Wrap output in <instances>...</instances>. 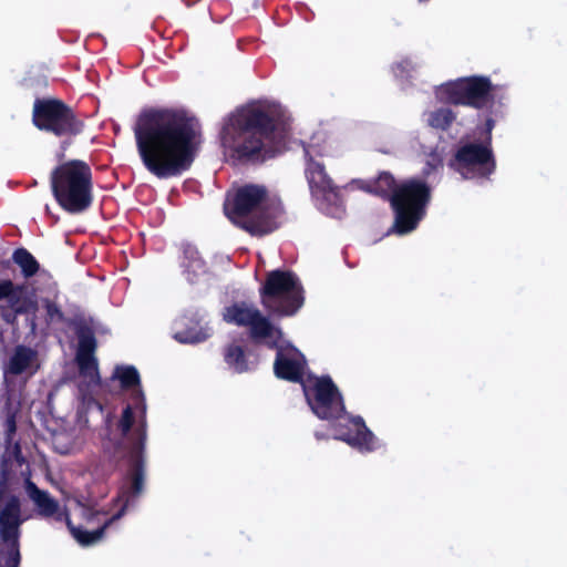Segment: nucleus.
Listing matches in <instances>:
<instances>
[{"label":"nucleus","instance_id":"1","mask_svg":"<svg viewBox=\"0 0 567 567\" xmlns=\"http://www.w3.org/2000/svg\"><path fill=\"white\" fill-rule=\"evenodd\" d=\"M134 136L143 165L162 179L186 172L200 144L197 123L174 109L143 112L135 124Z\"/></svg>","mask_w":567,"mask_h":567},{"label":"nucleus","instance_id":"2","mask_svg":"<svg viewBox=\"0 0 567 567\" xmlns=\"http://www.w3.org/2000/svg\"><path fill=\"white\" fill-rule=\"evenodd\" d=\"M489 78L472 75L444 82L434 87V96L441 102L461 104L482 110V124L477 127L481 141L462 142L457 147L451 167L464 179H485L495 171L496 163L492 148V131L505 116V105L492 96Z\"/></svg>","mask_w":567,"mask_h":567},{"label":"nucleus","instance_id":"3","mask_svg":"<svg viewBox=\"0 0 567 567\" xmlns=\"http://www.w3.org/2000/svg\"><path fill=\"white\" fill-rule=\"evenodd\" d=\"M290 114L274 100H255L236 107L221 122L224 156L237 162H264L285 150Z\"/></svg>","mask_w":567,"mask_h":567},{"label":"nucleus","instance_id":"4","mask_svg":"<svg viewBox=\"0 0 567 567\" xmlns=\"http://www.w3.org/2000/svg\"><path fill=\"white\" fill-rule=\"evenodd\" d=\"M76 334L75 363L78 374L74 377V383L79 402L78 425L69 426L61 416L55 415L58 411L54 401L60 391V389H56L48 398L50 415L43 417L42 429H38V441L41 439L50 444L59 454H72L80 451L85 442L83 431L87 425V419L84 417L83 412L92 408L102 411V405L97 401L102 383L95 357L96 340L93 331L87 327H80Z\"/></svg>","mask_w":567,"mask_h":567},{"label":"nucleus","instance_id":"5","mask_svg":"<svg viewBox=\"0 0 567 567\" xmlns=\"http://www.w3.org/2000/svg\"><path fill=\"white\" fill-rule=\"evenodd\" d=\"M113 379L128 393V402L116 422L117 434L109 441L117 445L127 457L132 471V485L135 494L144 488V447L147 437L146 402L141 388L138 371L132 365L116 367Z\"/></svg>","mask_w":567,"mask_h":567},{"label":"nucleus","instance_id":"6","mask_svg":"<svg viewBox=\"0 0 567 567\" xmlns=\"http://www.w3.org/2000/svg\"><path fill=\"white\" fill-rule=\"evenodd\" d=\"M141 494H135L132 485V471L123 480L118 494L113 501L110 509L100 506H91L76 503L75 514L80 516L83 523L75 525L66 515L63 507L52 498L47 492L38 488V515L44 516L55 522L65 520L73 538L81 546H92L97 544L104 535V530L115 520L120 519L126 509L134 503Z\"/></svg>","mask_w":567,"mask_h":567},{"label":"nucleus","instance_id":"7","mask_svg":"<svg viewBox=\"0 0 567 567\" xmlns=\"http://www.w3.org/2000/svg\"><path fill=\"white\" fill-rule=\"evenodd\" d=\"M302 390L313 414L332 421L333 437L343 441L360 452H372L380 447L379 440L365 426L361 417L344 412L342 398L330 378L308 375Z\"/></svg>","mask_w":567,"mask_h":567},{"label":"nucleus","instance_id":"8","mask_svg":"<svg viewBox=\"0 0 567 567\" xmlns=\"http://www.w3.org/2000/svg\"><path fill=\"white\" fill-rule=\"evenodd\" d=\"M8 470L14 471L16 484L21 485L31 499H35V487L31 482L30 464L20 456L17 445H8L2 456L0 477V567H18L19 527L28 518L19 501L7 494Z\"/></svg>","mask_w":567,"mask_h":567},{"label":"nucleus","instance_id":"9","mask_svg":"<svg viewBox=\"0 0 567 567\" xmlns=\"http://www.w3.org/2000/svg\"><path fill=\"white\" fill-rule=\"evenodd\" d=\"M224 209L233 223L254 235L272 231L284 219L279 198L257 184H246L229 194Z\"/></svg>","mask_w":567,"mask_h":567},{"label":"nucleus","instance_id":"10","mask_svg":"<svg viewBox=\"0 0 567 567\" xmlns=\"http://www.w3.org/2000/svg\"><path fill=\"white\" fill-rule=\"evenodd\" d=\"M371 190L381 196H390L394 210L390 233L401 236L416 229L426 215L432 194L431 187L420 178H409L395 186L393 177L388 173L379 176Z\"/></svg>","mask_w":567,"mask_h":567},{"label":"nucleus","instance_id":"11","mask_svg":"<svg viewBox=\"0 0 567 567\" xmlns=\"http://www.w3.org/2000/svg\"><path fill=\"white\" fill-rule=\"evenodd\" d=\"M53 194L65 210L76 214L92 203V174L82 161H70L58 166L51 176Z\"/></svg>","mask_w":567,"mask_h":567},{"label":"nucleus","instance_id":"12","mask_svg":"<svg viewBox=\"0 0 567 567\" xmlns=\"http://www.w3.org/2000/svg\"><path fill=\"white\" fill-rule=\"evenodd\" d=\"M260 295L264 307L279 316L295 315L305 300L299 278L286 270L268 272Z\"/></svg>","mask_w":567,"mask_h":567},{"label":"nucleus","instance_id":"13","mask_svg":"<svg viewBox=\"0 0 567 567\" xmlns=\"http://www.w3.org/2000/svg\"><path fill=\"white\" fill-rule=\"evenodd\" d=\"M223 318L227 323L248 328L250 338L257 343L272 346L282 337L281 330L247 301H236L225 307Z\"/></svg>","mask_w":567,"mask_h":567},{"label":"nucleus","instance_id":"14","mask_svg":"<svg viewBox=\"0 0 567 567\" xmlns=\"http://www.w3.org/2000/svg\"><path fill=\"white\" fill-rule=\"evenodd\" d=\"M83 123L71 109L56 99H38V130L56 136H71L82 132Z\"/></svg>","mask_w":567,"mask_h":567},{"label":"nucleus","instance_id":"15","mask_svg":"<svg viewBox=\"0 0 567 567\" xmlns=\"http://www.w3.org/2000/svg\"><path fill=\"white\" fill-rule=\"evenodd\" d=\"M306 177L319 209L334 218H340L344 213L342 199L339 189L327 175L324 166L315 159L307 158Z\"/></svg>","mask_w":567,"mask_h":567},{"label":"nucleus","instance_id":"16","mask_svg":"<svg viewBox=\"0 0 567 567\" xmlns=\"http://www.w3.org/2000/svg\"><path fill=\"white\" fill-rule=\"evenodd\" d=\"M277 349V358L274 364L275 374L279 379L291 382L306 381L307 363L303 354L290 344H284L281 337L276 340V344L269 346Z\"/></svg>","mask_w":567,"mask_h":567},{"label":"nucleus","instance_id":"17","mask_svg":"<svg viewBox=\"0 0 567 567\" xmlns=\"http://www.w3.org/2000/svg\"><path fill=\"white\" fill-rule=\"evenodd\" d=\"M343 152L344 145L336 136L323 132L316 133L305 147L306 157L311 159L317 156L334 158L341 156Z\"/></svg>","mask_w":567,"mask_h":567},{"label":"nucleus","instance_id":"18","mask_svg":"<svg viewBox=\"0 0 567 567\" xmlns=\"http://www.w3.org/2000/svg\"><path fill=\"white\" fill-rule=\"evenodd\" d=\"M439 102V100L436 99ZM441 103V101H440ZM444 104V102H442ZM450 103L441 106H430L422 113V122L430 128L445 132L451 128L457 118L456 112L449 106ZM454 105L453 103H451Z\"/></svg>","mask_w":567,"mask_h":567},{"label":"nucleus","instance_id":"19","mask_svg":"<svg viewBox=\"0 0 567 567\" xmlns=\"http://www.w3.org/2000/svg\"><path fill=\"white\" fill-rule=\"evenodd\" d=\"M224 360L227 367L236 373H244L256 367V360L238 342H231L225 348Z\"/></svg>","mask_w":567,"mask_h":567},{"label":"nucleus","instance_id":"20","mask_svg":"<svg viewBox=\"0 0 567 567\" xmlns=\"http://www.w3.org/2000/svg\"><path fill=\"white\" fill-rule=\"evenodd\" d=\"M424 63L416 56H406L391 64V72L401 85L411 84L421 73Z\"/></svg>","mask_w":567,"mask_h":567},{"label":"nucleus","instance_id":"21","mask_svg":"<svg viewBox=\"0 0 567 567\" xmlns=\"http://www.w3.org/2000/svg\"><path fill=\"white\" fill-rule=\"evenodd\" d=\"M182 266L187 280L190 282L198 281L206 274L205 262L200 258L198 250L189 245L184 249Z\"/></svg>","mask_w":567,"mask_h":567},{"label":"nucleus","instance_id":"22","mask_svg":"<svg viewBox=\"0 0 567 567\" xmlns=\"http://www.w3.org/2000/svg\"><path fill=\"white\" fill-rule=\"evenodd\" d=\"M33 352L23 347L16 349L11 355L8 365L4 369V378L8 379L9 374L22 373L32 362Z\"/></svg>","mask_w":567,"mask_h":567},{"label":"nucleus","instance_id":"23","mask_svg":"<svg viewBox=\"0 0 567 567\" xmlns=\"http://www.w3.org/2000/svg\"><path fill=\"white\" fill-rule=\"evenodd\" d=\"M23 296L24 290L22 288H14L10 281H0V300L8 299L16 311L24 310V301H20Z\"/></svg>","mask_w":567,"mask_h":567},{"label":"nucleus","instance_id":"24","mask_svg":"<svg viewBox=\"0 0 567 567\" xmlns=\"http://www.w3.org/2000/svg\"><path fill=\"white\" fill-rule=\"evenodd\" d=\"M210 336L208 329H188L186 331H176L174 338L182 343H197L206 340Z\"/></svg>","mask_w":567,"mask_h":567},{"label":"nucleus","instance_id":"25","mask_svg":"<svg viewBox=\"0 0 567 567\" xmlns=\"http://www.w3.org/2000/svg\"><path fill=\"white\" fill-rule=\"evenodd\" d=\"M13 259L21 267L25 277L32 276L35 272V262L33 257L27 250H17L13 255Z\"/></svg>","mask_w":567,"mask_h":567},{"label":"nucleus","instance_id":"26","mask_svg":"<svg viewBox=\"0 0 567 567\" xmlns=\"http://www.w3.org/2000/svg\"><path fill=\"white\" fill-rule=\"evenodd\" d=\"M443 162L442 153L437 150L432 151L426 157V166L427 168L424 171L426 175L431 173V171L441 166Z\"/></svg>","mask_w":567,"mask_h":567},{"label":"nucleus","instance_id":"27","mask_svg":"<svg viewBox=\"0 0 567 567\" xmlns=\"http://www.w3.org/2000/svg\"><path fill=\"white\" fill-rule=\"evenodd\" d=\"M44 301H45L47 313H48L50 321L53 322V321L60 320L61 312L58 310V308L53 303L49 302L48 299H45Z\"/></svg>","mask_w":567,"mask_h":567},{"label":"nucleus","instance_id":"28","mask_svg":"<svg viewBox=\"0 0 567 567\" xmlns=\"http://www.w3.org/2000/svg\"><path fill=\"white\" fill-rule=\"evenodd\" d=\"M16 431V421L13 417H9L8 421H7V432H8V436H10L11 434H13Z\"/></svg>","mask_w":567,"mask_h":567},{"label":"nucleus","instance_id":"29","mask_svg":"<svg viewBox=\"0 0 567 567\" xmlns=\"http://www.w3.org/2000/svg\"><path fill=\"white\" fill-rule=\"evenodd\" d=\"M37 271H38V282L40 280L45 281L47 279H49V275L44 270H41L39 266L37 268Z\"/></svg>","mask_w":567,"mask_h":567},{"label":"nucleus","instance_id":"30","mask_svg":"<svg viewBox=\"0 0 567 567\" xmlns=\"http://www.w3.org/2000/svg\"><path fill=\"white\" fill-rule=\"evenodd\" d=\"M105 422H106V426H107L109 429H111V427H112V425H113V424H112V422H111V420H110V419H106V421H105Z\"/></svg>","mask_w":567,"mask_h":567},{"label":"nucleus","instance_id":"31","mask_svg":"<svg viewBox=\"0 0 567 567\" xmlns=\"http://www.w3.org/2000/svg\"><path fill=\"white\" fill-rule=\"evenodd\" d=\"M53 288H54L53 285H49V287H48L50 292H53V290H54Z\"/></svg>","mask_w":567,"mask_h":567},{"label":"nucleus","instance_id":"32","mask_svg":"<svg viewBox=\"0 0 567 567\" xmlns=\"http://www.w3.org/2000/svg\"><path fill=\"white\" fill-rule=\"evenodd\" d=\"M35 113H37V110L35 107L33 109V120L35 121Z\"/></svg>","mask_w":567,"mask_h":567}]
</instances>
